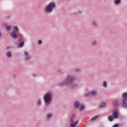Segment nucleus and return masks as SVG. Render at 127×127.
<instances>
[{"mask_svg": "<svg viewBox=\"0 0 127 127\" xmlns=\"http://www.w3.org/2000/svg\"><path fill=\"white\" fill-rule=\"evenodd\" d=\"M90 95L92 96V97H95V96H97V91L95 90H92L90 92Z\"/></svg>", "mask_w": 127, "mask_h": 127, "instance_id": "obj_10", "label": "nucleus"}, {"mask_svg": "<svg viewBox=\"0 0 127 127\" xmlns=\"http://www.w3.org/2000/svg\"><path fill=\"white\" fill-rule=\"evenodd\" d=\"M103 87H104V88H107V87H108V84L107 83V81H103Z\"/></svg>", "mask_w": 127, "mask_h": 127, "instance_id": "obj_19", "label": "nucleus"}, {"mask_svg": "<svg viewBox=\"0 0 127 127\" xmlns=\"http://www.w3.org/2000/svg\"><path fill=\"white\" fill-rule=\"evenodd\" d=\"M74 72H75V73H79V72H80V68H75Z\"/></svg>", "mask_w": 127, "mask_h": 127, "instance_id": "obj_25", "label": "nucleus"}, {"mask_svg": "<svg viewBox=\"0 0 127 127\" xmlns=\"http://www.w3.org/2000/svg\"><path fill=\"white\" fill-rule=\"evenodd\" d=\"M45 106H48L51 105L52 101H53V92L49 91L45 94L43 97Z\"/></svg>", "mask_w": 127, "mask_h": 127, "instance_id": "obj_2", "label": "nucleus"}, {"mask_svg": "<svg viewBox=\"0 0 127 127\" xmlns=\"http://www.w3.org/2000/svg\"><path fill=\"white\" fill-rule=\"evenodd\" d=\"M92 45V46H97V42L95 40L93 41Z\"/></svg>", "mask_w": 127, "mask_h": 127, "instance_id": "obj_21", "label": "nucleus"}, {"mask_svg": "<svg viewBox=\"0 0 127 127\" xmlns=\"http://www.w3.org/2000/svg\"><path fill=\"white\" fill-rule=\"evenodd\" d=\"M37 105L38 106H41V100L40 99H38L37 102Z\"/></svg>", "mask_w": 127, "mask_h": 127, "instance_id": "obj_22", "label": "nucleus"}, {"mask_svg": "<svg viewBox=\"0 0 127 127\" xmlns=\"http://www.w3.org/2000/svg\"><path fill=\"white\" fill-rule=\"evenodd\" d=\"M5 18V19H9V18H10V15L6 16Z\"/></svg>", "mask_w": 127, "mask_h": 127, "instance_id": "obj_30", "label": "nucleus"}, {"mask_svg": "<svg viewBox=\"0 0 127 127\" xmlns=\"http://www.w3.org/2000/svg\"><path fill=\"white\" fill-rule=\"evenodd\" d=\"M84 108H85V106L84 105H81L80 107L79 108V111H82V110H84Z\"/></svg>", "mask_w": 127, "mask_h": 127, "instance_id": "obj_24", "label": "nucleus"}, {"mask_svg": "<svg viewBox=\"0 0 127 127\" xmlns=\"http://www.w3.org/2000/svg\"><path fill=\"white\" fill-rule=\"evenodd\" d=\"M75 114H72L71 118H75Z\"/></svg>", "mask_w": 127, "mask_h": 127, "instance_id": "obj_34", "label": "nucleus"}, {"mask_svg": "<svg viewBox=\"0 0 127 127\" xmlns=\"http://www.w3.org/2000/svg\"><path fill=\"white\" fill-rule=\"evenodd\" d=\"M57 73L58 74H59V73H62V71L60 70V69H58L57 70Z\"/></svg>", "mask_w": 127, "mask_h": 127, "instance_id": "obj_28", "label": "nucleus"}, {"mask_svg": "<svg viewBox=\"0 0 127 127\" xmlns=\"http://www.w3.org/2000/svg\"><path fill=\"white\" fill-rule=\"evenodd\" d=\"M70 123H71V124L72 123H74V120H73V118H72V117H70Z\"/></svg>", "mask_w": 127, "mask_h": 127, "instance_id": "obj_31", "label": "nucleus"}, {"mask_svg": "<svg viewBox=\"0 0 127 127\" xmlns=\"http://www.w3.org/2000/svg\"><path fill=\"white\" fill-rule=\"evenodd\" d=\"M73 106L75 109H78L80 107V102L78 101H75L73 103Z\"/></svg>", "mask_w": 127, "mask_h": 127, "instance_id": "obj_8", "label": "nucleus"}, {"mask_svg": "<svg viewBox=\"0 0 127 127\" xmlns=\"http://www.w3.org/2000/svg\"><path fill=\"white\" fill-rule=\"evenodd\" d=\"M78 13H79V14L82 13V10H78Z\"/></svg>", "mask_w": 127, "mask_h": 127, "instance_id": "obj_33", "label": "nucleus"}, {"mask_svg": "<svg viewBox=\"0 0 127 127\" xmlns=\"http://www.w3.org/2000/svg\"><path fill=\"white\" fill-rule=\"evenodd\" d=\"M32 77H35L36 76H37L36 74H32Z\"/></svg>", "mask_w": 127, "mask_h": 127, "instance_id": "obj_32", "label": "nucleus"}, {"mask_svg": "<svg viewBox=\"0 0 127 127\" xmlns=\"http://www.w3.org/2000/svg\"><path fill=\"white\" fill-rule=\"evenodd\" d=\"M106 107V103L105 102H101L99 104V108L100 109H102V108H104Z\"/></svg>", "mask_w": 127, "mask_h": 127, "instance_id": "obj_13", "label": "nucleus"}, {"mask_svg": "<svg viewBox=\"0 0 127 127\" xmlns=\"http://www.w3.org/2000/svg\"><path fill=\"white\" fill-rule=\"evenodd\" d=\"M92 26H93L94 27H98V24L97 23V22H96V21L93 20L92 22Z\"/></svg>", "mask_w": 127, "mask_h": 127, "instance_id": "obj_14", "label": "nucleus"}, {"mask_svg": "<svg viewBox=\"0 0 127 127\" xmlns=\"http://www.w3.org/2000/svg\"><path fill=\"white\" fill-rule=\"evenodd\" d=\"M56 6V4H55V2H50L45 7V10L46 11V12L50 13L53 11V9L55 8Z\"/></svg>", "mask_w": 127, "mask_h": 127, "instance_id": "obj_3", "label": "nucleus"}, {"mask_svg": "<svg viewBox=\"0 0 127 127\" xmlns=\"http://www.w3.org/2000/svg\"><path fill=\"white\" fill-rule=\"evenodd\" d=\"M21 40H22L21 39H19L18 40V41H19V42L21 41Z\"/></svg>", "mask_w": 127, "mask_h": 127, "instance_id": "obj_37", "label": "nucleus"}, {"mask_svg": "<svg viewBox=\"0 0 127 127\" xmlns=\"http://www.w3.org/2000/svg\"><path fill=\"white\" fill-rule=\"evenodd\" d=\"M24 55L25 56L24 59L25 61H28V60H30V59H31V57L29 55V54H28V52L25 51L24 52Z\"/></svg>", "mask_w": 127, "mask_h": 127, "instance_id": "obj_5", "label": "nucleus"}, {"mask_svg": "<svg viewBox=\"0 0 127 127\" xmlns=\"http://www.w3.org/2000/svg\"><path fill=\"white\" fill-rule=\"evenodd\" d=\"M119 106V101L115 100L114 102V107H118Z\"/></svg>", "mask_w": 127, "mask_h": 127, "instance_id": "obj_17", "label": "nucleus"}, {"mask_svg": "<svg viewBox=\"0 0 127 127\" xmlns=\"http://www.w3.org/2000/svg\"><path fill=\"white\" fill-rule=\"evenodd\" d=\"M112 116H113L114 119H119V111L118 110H113Z\"/></svg>", "mask_w": 127, "mask_h": 127, "instance_id": "obj_6", "label": "nucleus"}, {"mask_svg": "<svg viewBox=\"0 0 127 127\" xmlns=\"http://www.w3.org/2000/svg\"><path fill=\"white\" fill-rule=\"evenodd\" d=\"M1 38V32L0 31V39Z\"/></svg>", "mask_w": 127, "mask_h": 127, "instance_id": "obj_36", "label": "nucleus"}, {"mask_svg": "<svg viewBox=\"0 0 127 127\" xmlns=\"http://www.w3.org/2000/svg\"><path fill=\"white\" fill-rule=\"evenodd\" d=\"M70 127H76V124L75 123H72L70 124Z\"/></svg>", "mask_w": 127, "mask_h": 127, "instance_id": "obj_27", "label": "nucleus"}, {"mask_svg": "<svg viewBox=\"0 0 127 127\" xmlns=\"http://www.w3.org/2000/svg\"><path fill=\"white\" fill-rule=\"evenodd\" d=\"M122 100H127V92H124L122 95Z\"/></svg>", "mask_w": 127, "mask_h": 127, "instance_id": "obj_9", "label": "nucleus"}, {"mask_svg": "<svg viewBox=\"0 0 127 127\" xmlns=\"http://www.w3.org/2000/svg\"><path fill=\"white\" fill-rule=\"evenodd\" d=\"M84 97H85L86 98H88V97H90V94L85 93L84 94Z\"/></svg>", "mask_w": 127, "mask_h": 127, "instance_id": "obj_26", "label": "nucleus"}, {"mask_svg": "<svg viewBox=\"0 0 127 127\" xmlns=\"http://www.w3.org/2000/svg\"><path fill=\"white\" fill-rule=\"evenodd\" d=\"M76 76L74 75L67 74L65 77L64 80L60 82L59 86L62 88L64 86L66 85L69 87L70 89H76L77 86H78V84L74 82L76 81Z\"/></svg>", "mask_w": 127, "mask_h": 127, "instance_id": "obj_1", "label": "nucleus"}, {"mask_svg": "<svg viewBox=\"0 0 127 127\" xmlns=\"http://www.w3.org/2000/svg\"><path fill=\"white\" fill-rule=\"evenodd\" d=\"M51 117H52V114L51 113L47 114L46 115L47 120H49V119H50V118H51Z\"/></svg>", "mask_w": 127, "mask_h": 127, "instance_id": "obj_20", "label": "nucleus"}, {"mask_svg": "<svg viewBox=\"0 0 127 127\" xmlns=\"http://www.w3.org/2000/svg\"><path fill=\"white\" fill-rule=\"evenodd\" d=\"M78 123H79V121H76L74 124L76 125L78 124Z\"/></svg>", "mask_w": 127, "mask_h": 127, "instance_id": "obj_35", "label": "nucleus"}, {"mask_svg": "<svg viewBox=\"0 0 127 127\" xmlns=\"http://www.w3.org/2000/svg\"><path fill=\"white\" fill-rule=\"evenodd\" d=\"M121 0H115L114 3L116 5L120 4L121 3Z\"/></svg>", "mask_w": 127, "mask_h": 127, "instance_id": "obj_18", "label": "nucleus"}, {"mask_svg": "<svg viewBox=\"0 0 127 127\" xmlns=\"http://www.w3.org/2000/svg\"><path fill=\"white\" fill-rule=\"evenodd\" d=\"M38 44H42V41L41 40H39L38 42Z\"/></svg>", "mask_w": 127, "mask_h": 127, "instance_id": "obj_29", "label": "nucleus"}, {"mask_svg": "<svg viewBox=\"0 0 127 127\" xmlns=\"http://www.w3.org/2000/svg\"><path fill=\"white\" fill-rule=\"evenodd\" d=\"M122 105L123 108H127V100H126L125 99H122Z\"/></svg>", "mask_w": 127, "mask_h": 127, "instance_id": "obj_7", "label": "nucleus"}, {"mask_svg": "<svg viewBox=\"0 0 127 127\" xmlns=\"http://www.w3.org/2000/svg\"><path fill=\"white\" fill-rule=\"evenodd\" d=\"M114 117L112 115H109L108 116V120L109 122H113L114 121Z\"/></svg>", "mask_w": 127, "mask_h": 127, "instance_id": "obj_12", "label": "nucleus"}, {"mask_svg": "<svg viewBox=\"0 0 127 127\" xmlns=\"http://www.w3.org/2000/svg\"><path fill=\"white\" fill-rule=\"evenodd\" d=\"M11 52L10 51H8L6 53V56L7 58H10L11 57Z\"/></svg>", "mask_w": 127, "mask_h": 127, "instance_id": "obj_11", "label": "nucleus"}, {"mask_svg": "<svg viewBox=\"0 0 127 127\" xmlns=\"http://www.w3.org/2000/svg\"><path fill=\"white\" fill-rule=\"evenodd\" d=\"M24 46V41H21V42L18 45V47H20V48L23 47Z\"/></svg>", "mask_w": 127, "mask_h": 127, "instance_id": "obj_15", "label": "nucleus"}, {"mask_svg": "<svg viewBox=\"0 0 127 127\" xmlns=\"http://www.w3.org/2000/svg\"><path fill=\"white\" fill-rule=\"evenodd\" d=\"M99 118V115H96L93 117H92L91 119H90V121H95V120H97Z\"/></svg>", "mask_w": 127, "mask_h": 127, "instance_id": "obj_16", "label": "nucleus"}, {"mask_svg": "<svg viewBox=\"0 0 127 127\" xmlns=\"http://www.w3.org/2000/svg\"><path fill=\"white\" fill-rule=\"evenodd\" d=\"M6 28L8 31L11 30V26H6Z\"/></svg>", "mask_w": 127, "mask_h": 127, "instance_id": "obj_23", "label": "nucleus"}, {"mask_svg": "<svg viewBox=\"0 0 127 127\" xmlns=\"http://www.w3.org/2000/svg\"><path fill=\"white\" fill-rule=\"evenodd\" d=\"M18 27L17 26H14L13 28V31L10 33V35L12 38L14 39H16L17 37V34H18L19 31Z\"/></svg>", "mask_w": 127, "mask_h": 127, "instance_id": "obj_4", "label": "nucleus"}]
</instances>
